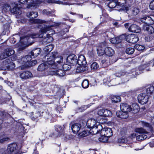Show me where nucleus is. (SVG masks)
Listing matches in <instances>:
<instances>
[{
  "label": "nucleus",
  "mask_w": 154,
  "mask_h": 154,
  "mask_svg": "<svg viewBox=\"0 0 154 154\" xmlns=\"http://www.w3.org/2000/svg\"><path fill=\"white\" fill-rule=\"evenodd\" d=\"M61 23L60 22H54L50 26L43 25L42 26L40 25H39L38 27L39 28H40L39 34L35 33L28 34L24 36L20 37V41L21 42L23 43L24 45L29 44L31 45L32 43L30 42L31 38H34L38 37L42 38L44 33H46V32L51 30L52 27L59 26Z\"/></svg>",
  "instance_id": "nucleus-1"
},
{
  "label": "nucleus",
  "mask_w": 154,
  "mask_h": 154,
  "mask_svg": "<svg viewBox=\"0 0 154 154\" xmlns=\"http://www.w3.org/2000/svg\"><path fill=\"white\" fill-rule=\"evenodd\" d=\"M47 59V63L49 67L51 69H56L60 65H62L63 62V57L60 56L57 52H54L47 55L45 57Z\"/></svg>",
  "instance_id": "nucleus-2"
},
{
  "label": "nucleus",
  "mask_w": 154,
  "mask_h": 154,
  "mask_svg": "<svg viewBox=\"0 0 154 154\" xmlns=\"http://www.w3.org/2000/svg\"><path fill=\"white\" fill-rule=\"evenodd\" d=\"M26 15L27 17L31 18L29 21L32 23L41 24L45 23V21L44 20L34 19L38 16V13L37 12L32 11L27 13Z\"/></svg>",
  "instance_id": "nucleus-3"
},
{
  "label": "nucleus",
  "mask_w": 154,
  "mask_h": 154,
  "mask_svg": "<svg viewBox=\"0 0 154 154\" xmlns=\"http://www.w3.org/2000/svg\"><path fill=\"white\" fill-rule=\"evenodd\" d=\"M16 59L15 57L14 59L13 58V59H12V57H11V58H8L4 61L3 65L5 66L4 69L5 70L6 69L10 70L14 68L15 67V64L14 63L11 62V61H14Z\"/></svg>",
  "instance_id": "nucleus-4"
},
{
  "label": "nucleus",
  "mask_w": 154,
  "mask_h": 154,
  "mask_svg": "<svg viewBox=\"0 0 154 154\" xmlns=\"http://www.w3.org/2000/svg\"><path fill=\"white\" fill-rule=\"evenodd\" d=\"M15 52L14 50L11 48H8L5 49L4 52L2 53L0 56V59H3L13 55Z\"/></svg>",
  "instance_id": "nucleus-5"
},
{
  "label": "nucleus",
  "mask_w": 154,
  "mask_h": 154,
  "mask_svg": "<svg viewBox=\"0 0 154 154\" xmlns=\"http://www.w3.org/2000/svg\"><path fill=\"white\" fill-rule=\"evenodd\" d=\"M17 145L14 143L9 144L8 147L7 152L8 154H17Z\"/></svg>",
  "instance_id": "nucleus-6"
},
{
  "label": "nucleus",
  "mask_w": 154,
  "mask_h": 154,
  "mask_svg": "<svg viewBox=\"0 0 154 154\" xmlns=\"http://www.w3.org/2000/svg\"><path fill=\"white\" fill-rule=\"evenodd\" d=\"M56 69H52L49 71V74L51 75H57L60 77L64 76L65 74V72L63 70L59 69L57 70Z\"/></svg>",
  "instance_id": "nucleus-7"
},
{
  "label": "nucleus",
  "mask_w": 154,
  "mask_h": 154,
  "mask_svg": "<svg viewBox=\"0 0 154 154\" xmlns=\"http://www.w3.org/2000/svg\"><path fill=\"white\" fill-rule=\"evenodd\" d=\"M139 102L142 105H144L148 101V95L144 93H141L139 94L137 97Z\"/></svg>",
  "instance_id": "nucleus-8"
},
{
  "label": "nucleus",
  "mask_w": 154,
  "mask_h": 154,
  "mask_svg": "<svg viewBox=\"0 0 154 154\" xmlns=\"http://www.w3.org/2000/svg\"><path fill=\"white\" fill-rule=\"evenodd\" d=\"M126 39L127 42L132 43H135L139 40L137 36L134 34H131L128 35L126 37Z\"/></svg>",
  "instance_id": "nucleus-9"
},
{
  "label": "nucleus",
  "mask_w": 154,
  "mask_h": 154,
  "mask_svg": "<svg viewBox=\"0 0 154 154\" xmlns=\"http://www.w3.org/2000/svg\"><path fill=\"white\" fill-rule=\"evenodd\" d=\"M106 42H103L101 43L97 48L98 55L99 56L103 55L105 53V48L106 46Z\"/></svg>",
  "instance_id": "nucleus-10"
},
{
  "label": "nucleus",
  "mask_w": 154,
  "mask_h": 154,
  "mask_svg": "<svg viewBox=\"0 0 154 154\" xmlns=\"http://www.w3.org/2000/svg\"><path fill=\"white\" fill-rule=\"evenodd\" d=\"M98 124L95 127L91 128L90 131V133L93 134H96L101 133L100 131L102 130V127L101 125L98 123Z\"/></svg>",
  "instance_id": "nucleus-11"
},
{
  "label": "nucleus",
  "mask_w": 154,
  "mask_h": 154,
  "mask_svg": "<svg viewBox=\"0 0 154 154\" xmlns=\"http://www.w3.org/2000/svg\"><path fill=\"white\" fill-rule=\"evenodd\" d=\"M77 57L73 54H71L68 56L66 63L69 64H75L77 62Z\"/></svg>",
  "instance_id": "nucleus-12"
},
{
  "label": "nucleus",
  "mask_w": 154,
  "mask_h": 154,
  "mask_svg": "<svg viewBox=\"0 0 154 154\" xmlns=\"http://www.w3.org/2000/svg\"><path fill=\"white\" fill-rule=\"evenodd\" d=\"M100 132V134H103L107 137H110L113 134L112 130L109 128H102Z\"/></svg>",
  "instance_id": "nucleus-13"
},
{
  "label": "nucleus",
  "mask_w": 154,
  "mask_h": 154,
  "mask_svg": "<svg viewBox=\"0 0 154 154\" xmlns=\"http://www.w3.org/2000/svg\"><path fill=\"white\" fill-rule=\"evenodd\" d=\"M128 29L130 32L136 33H139L141 31L140 28L135 24L131 25L129 26Z\"/></svg>",
  "instance_id": "nucleus-14"
},
{
  "label": "nucleus",
  "mask_w": 154,
  "mask_h": 154,
  "mask_svg": "<svg viewBox=\"0 0 154 154\" xmlns=\"http://www.w3.org/2000/svg\"><path fill=\"white\" fill-rule=\"evenodd\" d=\"M32 59V57L30 55H27L24 57H23L20 61V62L22 64H25L29 66L27 64L29 65L30 62Z\"/></svg>",
  "instance_id": "nucleus-15"
},
{
  "label": "nucleus",
  "mask_w": 154,
  "mask_h": 154,
  "mask_svg": "<svg viewBox=\"0 0 154 154\" xmlns=\"http://www.w3.org/2000/svg\"><path fill=\"white\" fill-rule=\"evenodd\" d=\"M117 2V6L118 7V9H117V10L121 11L124 10L126 2V0H118Z\"/></svg>",
  "instance_id": "nucleus-16"
},
{
  "label": "nucleus",
  "mask_w": 154,
  "mask_h": 154,
  "mask_svg": "<svg viewBox=\"0 0 154 154\" xmlns=\"http://www.w3.org/2000/svg\"><path fill=\"white\" fill-rule=\"evenodd\" d=\"M87 63L86 59L85 56L83 55L79 56L78 59L77 60L76 63H78L80 66H84Z\"/></svg>",
  "instance_id": "nucleus-17"
},
{
  "label": "nucleus",
  "mask_w": 154,
  "mask_h": 154,
  "mask_svg": "<svg viewBox=\"0 0 154 154\" xmlns=\"http://www.w3.org/2000/svg\"><path fill=\"white\" fill-rule=\"evenodd\" d=\"M44 60L45 61V63L41 64L39 65L38 68V70L39 71H43L47 69L48 67L50 69H52L49 67V65L47 63V59H45L44 57Z\"/></svg>",
  "instance_id": "nucleus-18"
},
{
  "label": "nucleus",
  "mask_w": 154,
  "mask_h": 154,
  "mask_svg": "<svg viewBox=\"0 0 154 154\" xmlns=\"http://www.w3.org/2000/svg\"><path fill=\"white\" fill-rule=\"evenodd\" d=\"M32 76V74L29 71L23 72L21 73L20 74V77L24 79H29Z\"/></svg>",
  "instance_id": "nucleus-19"
},
{
  "label": "nucleus",
  "mask_w": 154,
  "mask_h": 154,
  "mask_svg": "<svg viewBox=\"0 0 154 154\" xmlns=\"http://www.w3.org/2000/svg\"><path fill=\"white\" fill-rule=\"evenodd\" d=\"M98 122H97V121L93 119H89L87 122L86 125L87 127L89 128H91L95 127L97 125Z\"/></svg>",
  "instance_id": "nucleus-20"
},
{
  "label": "nucleus",
  "mask_w": 154,
  "mask_h": 154,
  "mask_svg": "<svg viewBox=\"0 0 154 154\" xmlns=\"http://www.w3.org/2000/svg\"><path fill=\"white\" fill-rule=\"evenodd\" d=\"M81 126L79 123H75L71 126V129L74 134L77 133L81 129Z\"/></svg>",
  "instance_id": "nucleus-21"
},
{
  "label": "nucleus",
  "mask_w": 154,
  "mask_h": 154,
  "mask_svg": "<svg viewBox=\"0 0 154 154\" xmlns=\"http://www.w3.org/2000/svg\"><path fill=\"white\" fill-rule=\"evenodd\" d=\"M120 107L121 111L128 113L131 111L130 106L126 103H121L120 104Z\"/></svg>",
  "instance_id": "nucleus-22"
},
{
  "label": "nucleus",
  "mask_w": 154,
  "mask_h": 154,
  "mask_svg": "<svg viewBox=\"0 0 154 154\" xmlns=\"http://www.w3.org/2000/svg\"><path fill=\"white\" fill-rule=\"evenodd\" d=\"M33 3L32 5H30L28 6V8H36L39 7L42 2L40 0H34L33 1Z\"/></svg>",
  "instance_id": "nucleus-23"
},
{
  "label": "nucleus",
  "mask_w": 154,
  "mask_h": 154,
  "mask_svg": "<svg viewBox=\"0 0 154 154\" xmlns=\"http://www.w3.org/2000/svg\"><path fill=\"white\" fill-rule=\"evenodd\" d=\"M108 5L111 8H115V10H117V9H118L117 1L116 0H112L110 1L108 3Z\"/></svg>",
  "instance_id": "nucleus-24"
},
{
  "label": "nucleus",
  "mask_w": 154,
  "mask_h": 154,
  "mask_svg": "<svg viewBox=\"0 0 154 154\" xmlns=\"http://www.w3.org/2000/svg\"><path fill=\"white\" fill-rule=\"evenodd\" d=\"M143 28L144 30L147 31L149 34H152L154 32V28L152 26L144 24L143 26Z\"/></svg>",
  "instance_id": "nucleus-25"
},
{
  "label": "nucleus",
  "mask_w": 154,
  "mask_h": 154,
  "mask_svg": "<svg viewBox=\"0 0 154 154\" xmlns=\"http://www.w3.org/2000/svg\"><path fill=\"white\" fill-rule=\"evenodd\" d=\"M10 11L12 13L17 14H21L22 13L21 8L17 6L10 9Z\"/></svg>",
  "instance_id": "nucleus-26"
},
{
  "label": "nucleus",
  "mask_w": 154,
  "mask_h": 154,
  "mask_svg": "<svg viewBox=\"0 0 154 154\" xmlns=\"http://www.w3.org/2000/svg\"><path fill=\"white\" fill-rule=\"evenodd\" d=\"M41 50L40 48H37L33 49L31 52V54L34 58L37 57L41 53Z\"/></svg>",
  "instance_id": "nucleus-27"
},
{
  "label": "nucleus",
  "mask_w": 154,
  "mask_h": 154,
  "mask_svg": "<svg viewBox=\"0 0 154 154\" xmlns=\"http://www.w3.org/2000/svg\"><path fill=\"white\" fill-rule=\"evenodd\" d=\"M116 115L118 117L122 119H126L128 116L127 113L122 111L117 112Z\"/></svg>",
  "instance_id": "nucleus-28"
},
{
  "label": "nucleus",
  "mask_w": 154,
  "mask_h": 154,
  "mask_svg": "<svg viewBox=\"0 0 154 154\" xmlns=\"http://www.w3.org/2000/svg\"><path fill=\"white\" fill-rule=\"evenodd\" d=\"M121 36L117 37L115 38H113L110 39V42L114 44H118L121 42L122 40L121 38Z\"/></svg>",
  "instance_id": "nucleus-29"
},
{
  "label": "nucleus",
  "mask_w": 154,
  "mask_h": 154,
  "mask_svg": "<svg viewBox=\"0 0 154 154\" xmlns=\"http://www.w3.org/2000/svg\"><path fill=\"white\" fill-rule=\"evenodd\" d=\"M105 53L107 56H111L114 54V51L111 48L107 47L105 48Z\"/></svg>",
  "instance_id": "nucleus-30"
},
{
  "label": "nucleus",
  "mask_w": 154,
  "mask_h": 154,
  "mask_svg": "<svg viewBox=\"0 0 154 154\" xmlns=\"http://www.w3.org/2000/svg\"><path fill=\"white\" fill-rule=\"evenodd\" d=\"M130 108L131 109V111H134V112H138L139 109L138 106L136 103H133L130 106Z\"/></svg>",
  "instance_id": "nucleus-31"
},
{
  "label": "nucleus",
  "mask_w": 154,
  "mask_h": 154,
  "mask_svg": "<svg viewBox=\"0 0 154 154\" xmlns=\"http://www.w3.org/2000/svg\"><path fill=\"white\" fill-rule=\"evenodd\" d=\"M146 90L147 95L151 94L154 93V86H148L146 88Z\"/></svg>",
  "instance_id": "nucleus-32"
},
{
  "label": "nucleus",
  "mask_w": 154,
  "mask_h": 154,
  "mask_svg": "<svg viewBox=\"0 0 154 154\" xmlns=\"http://www.w3.org/2000/svg\"><path fill=\"white\" fill-rule=\"evenodd\" d=\"M33 1H34V0H19V2L20 3L22 4H26V3H28V6H27V8H28V6L29 5H32L33 4ZM31 8V9H34V8Z\"/></svg>",
  "instance_id": "nucleus-33"
},
{
  "label": "nucleus",
  "mask_w": 154,
  "mask_h": 154,
  "mask_svg": "<svg viewBox=\"0 0 154 154\" xmlns=\"http://www.w3.org/2000/svg\"><path fill=\"white\" fill-rule=\"evenodd\" d=\"M141 124L142 126L147 128L148 130L149 131L152 130V126L149 124L144 121L141 122Z\"/></svg>",
  "instance_id": "nucleus-34"
},
{
  "label": "nucleus",
  "mask_w": 154,
  "mask_h": 154,
  "mask_svg": "<svg viewBox=\"0 0 154 154\" xmlns=\"http://www.w3.org/2000/svg\"><path fill=\"white\" fill-rule=\"evenodd\" d=\"M111 100L112 103H116L120 101L121 97L119 96H113L112 97Z\"/></svg>",
  "instance_id": "nucleus-35"
},
{
  "label": "nucleus",
  "mask_w": 154,
  "mask_h": 154,
  "mask_svg": "<svg viewBox=\"0 0 154 154\" xmlns=\"http://www.w3.org/2000/svg\"><path fill=\"white\" fill-rule=\"evenodd\" d=\"M102 136L99 138V140L102 142H106L108 140V137L104 134H100Z\"/></svg>",
  "instance_id": "nucleus-36"
},
{
  "label": "nucleus",
  "mask_w": 154,
  "mask_h": 154,
  "mask_svg": "<svg viewBox=\"0 0 154 154\" xmlns=\"http://www.w3.org/2000/svg\"><path fill=\"white\" fill-rule=\"evenodd\" d=\"M64 129L63 126H61L60 125H56L55 126V130L59 133H62Z\"/></svg>",
  "instance_id": "nucleus-37"
},
{
  "label": "nucleus",
  "mask_w": 154,
  "mask_h": 154,
  "mask_svg": "<svg viewBox=\"0 0 154 154\" xmlns=\"http://www.w3.org/2000/svg\"><path fill=\"white\" fill-rule=\"evenodd\" d=\"M54 46L52 45L51 44L46 46L44 48V50L46 52H50L53 49Z\"/></svg>",
  "instance_id": "nucleus-38"
},
{
  "label": "nucleus",
  "mask_w": 154,
  "mask_h": 154,
  "mask_svg": "<svg viewBox=\"0 0 154 154\" xmlns=\"http://www.w3.org/2000/svg\"><path fill=\"white\" fill-rule=\"evenodd\" d=\"M147 136L146 135L142 134L139 135L136 137V139L138 140H143L147 138Z\"/></svg>",
  "instance_id": "nucleus-39"
},
{
  "label": "nucleus",
  "mask_w": 154,
  "mask_h": 154,
  "mask_svg": "<svg viewBox=\"0 0 154 154\" xmlns=\"http://www.w3.org/2000/svg\"><path fill=\"white\" fill-rule=\"evenodd\" d=\"M112 115V113L110 110L104 109L103 117H109Z\"/></svg>",
  "instance_id": "nucleus-40"
},
{
  "label": "nucleus",
  "mask_w": 154,
  "mask_h": 154,
  "mask_svg": "<svg viewBox=\"0 0 154 154\" xmlns=\"http://www.w3.org/2000/svg\"><path fill=\"white\" fill-rule=\"evenodd\" d=\"M82 85L84 88H86L89 86V83L88 80L87 79L84 80L82 83Z\"/></svg>",
  "instance_id": "nucleus-41"
},
{
  "label": "nucleus",
  "mask_w": 154,
  "mask_h": 154,
  "mask_svg": "<svg viewBox=\"0 0 154 154\" xmlns=\"http://www.w3.org/2000/svg\"><path fill=\"white\" fill-rule=\"evenodd\" d=\"M6 134H5L3 133L1 134V137H4L2 139L0 140V143H2L4 142H5L6 141H8L9 139V137H4V136H5V135Z\"/></svg>",
  "instance_id": "nucleus-42"
},
{
  "label": "nucleus",
  "mask_w": 154,
  "mask_h": 154,
  "mask_svg": "<svg viewBox=\"0 0 154 154\" xmlns=\"http://www.w3.org/2000/svg\"><path fill=\"white\" fill-rule=\"evenodd\" d=\"M89 134L88 131H84L78 134V136L79 137H83L88 136Z\"/></svg>",
  "instance_id": "nucleus-43"
},
{
  "label": "nucleus",
  "mask_w": 154,
  "mask_h": 154,
  "mask_svg": "<svg viewBox=\"0 0 154 154\" xmlns=\"http://www.w3.org/2000/svg\"><path fill=\"white\" fill-rule=\"evenodd\" d=\"M98 67V65L96 62L93 63L91 66V70L93 71L96 70Z\"/></svg>",
  "instance_id": "nucleus-44"
},
{
  "label": "nucleus",
  "mask_w": 154,
  "mask_h": 154,
  "mask_svg": "<svg viewBox=\"0 0 154 154\" xmlns=\"http://www.w3.org/2000/svg\"><path fill=\"white\" fill-rule=\"evenodd\" d=\"M63 70L65 71H66L69 70L71 68V65L68 64L67 63L64 64L63 66Z\"/></svg>",
  "instance_id": "nucleus-45"
},
{
  "label": "nucleus",
  "mask_w": 154,
  "mask_h": 154,
  "mask_svg": "<svg viewBox=\"0 0 154 154\" xmlns=\"http://www.w3.org/2000/svg\"><path fill=\"white\" fill-rule=\"evenodd\" d=\"M135 131L137 132L140 134H145L147 133L146 131L142 128H136L135 130Z\"/></svg>",
  "instance_id": "nucleus-46"
},
{
  "label": "nucleus",
  "mask_w": 154,
  "mask_h": 154,
  "mask_svg": "<svg viewBox=\"0 0 154 154\" xmlns=\"http://www.w3.org/2000/svg\"><path fill=\"white\" fill-rule=\"evenodd\" d=\"M134 48L139 51L143 50L145 49V47L144 46L138 44L135 45L134 46Z\"/></svg>",
  "instance_id": "nucleus-47"
},
{
  "label": "nucleus",
  "mask_w": 154,
  "mask_h": 154,
  "mask_svg": "<svg viewBox=\"0 0 154 154\" xmlns=\"http://www.w3.org/2000/svg\"><path fill=\"white\" fill-rule=\"evenodd\" d=\"M134 51V49L132 48H127L126 51V52L128 54H132Z\"/></svg>",
  "instance_id": "nucleus-48"
},
{
  "label": "nucleus",
  "mask_w": 154,
  "mask_h": 154,
  "mask_svg": "<svg viewBox=\"0 0 154 154\" xmlns=\"http://www.w3.org/2000/svg\"><path fill=\"white\" fill-rule=\"evenodd\" d=\"M149 66V63L144 64L140 66L138 68V69L140 71L139 72H141L145 68H146L147 66Z\"/></svg>",
  "instance_id": "nucleus-49"
},
{
  "label": "nucleus",
  "mask_w": 154,
  "mask_h": 154,
  "mask_svg": "<svg viewBox=\"0 0 154 154\" xmlns=\"http://www.w3.org/2000/svg\"><path fill=\"white\" fill-rule=\"evenodd\" d=\"M10 5L8 4H6L3 6L2 10L5 12H7L10 10Z\"/></svg>",
  "instance_id": "nucleus-50"
},
{
  "label": "nucleus",
  "mask_w": 154,
  "mask_h": 154,
  "mask_svg": "<svg viewBox=\"0 0 154 154\" xmlns=\"http://www.w3.org/2000/svg\"><path fill=\"white\" fill-rule=\"evenodd\" d=\"M53 39L50 34H48L46 35V37L45 38V41L48 42H50L52 41Z\"/></svg>",
  "instance_id": "nucleus-51"
},
{
  "label": "nucleus",
  "mask_w": 154,
  "mask_h": 154,
  "mask_svg": "<svg viewBox=\"0 0 154 154\" xmlns=\"http://www.w3.org/2000/svg\"><path fill=\"white\" fill-rule=\"evenodd\" d=\"M154 37L153 36L150 35L146 36L145 38V40L147 42H150L153 40Z\"/></svg>",
  "instance_id": "nucleus-52"
},
{
  "label": "nucleus",
  "mask_w": 154,
  "mask_h": 154,
  "mask_svg": "<svg viewBox=\"0 0 154 154\" xmlns=\"http://www.w3.org/2000/svg\"><path fill=\"white\" fill-rule=\"evenodd\" d=\"M118 141L120 143H126L128 142L127 138L122 137L118 140Z\"/></svg>",
  "instance_id": "nucleus-53"
},
{
  "label": "nucleus",
  "mask_w": 154,
  "mask_h": 154,
  "mask_svg": "<svg viewBox=\"0 0 154 154\" xmlns=\"http://www.w3.org/2000/svg\"><path fill=\"white\" fill-rule=\"evenodd\" d=\"M42 13L44 14H46L47 15L51 16L52 15V13L49 11L47 9H44L42 11Z\"/></svg>",
  "instance_id": "nucleus-54"
},
{
  "label": "nucleus",
  "mask_w": 154,
  "mask_h": 154,
  "mask_svg": "<svg viewBox=\"0 0 154 154\" xmlns=\"http://www.w3.org/2000/svg\"><path fill=\"white\" fill-rule=\"evenodd\" d=\"M139 12V10L137 8H134L132 10V14L134 15H137Z\"/></svg>",
  "instance_id": "nucleus-55"
},
{
  "label": "nucleus",
  "mask_w": 154,
  "mask_h": 154,
  "mask_svg": "<svg viewBox=\"0 0 154 154\" xmlns=\"http://www.w3.org/2000/svg\"><path fill=\"white\" fill-rule=\"evenodd\" d=\"M104 109H100L98 112V114L101 116H103Z\"/></svg>",
  "instance_id": "nucleus-56"
},
{
  "label": "nucleus",
  "mask_w": 154,
  "mask_h": 154,
  "mask_svg": "<svg viewBox=\"0 0 154 154\" xmlns=\"http://www.w3.org/2000/svg\"><path fill=\"white\" fill-rule=\"evenodd\" d=\"M149 7L151 10H154V0H152L150 3Z\"/></svg>",
  "instance_id": "nucleus-57"
},
{
  "label": "nucleus",
  "mask_w": 154,
  "mask_h": 154,
  "mask_svg": "<svg viewBox=\"0 0 154 154\" xmlns=\"http://www.w3.org/2000/svg\"><path fill=\"white\" fill-rule=\"evenodd\" d=\"M37 63V62L36 60H34L30 62L29 65L30 66H33L36 64Z\"/></svg>",
  "instance_id": "nucleus-58"
},
{
  "label": "nucleus",
  "mask_w": 154,
  "mask_h": 154,
  "mask_svg": "<svg viewBox=\"0 0 154 154\" xmlns=\"http://www.w3.org/2000/svg\"><path fill=\"white\" fill-rule=\"evenodd\" d=\"M146 16H145L141 18L140 19V21L144 23H145L146 24Z\"/></svg>",
  "instance_id": "nucleus-59"
},
{
  "label": "nucleus",
  "mask_w": 154,
  "mask_h": 154,
  "mask_svg": "<svg viewBox=\"0 0 154 154\" xmlns=\"http://www.w3.org/2000/svg\"><path fill=\"white\" fill-rule=\"evenodd\" d=\"M151 18L149 16H146V25H147L148 23H149V21H150V20H151Z\"/></svg>",
  "instance_id": "nucleus-60"
},
{
  "label": "nucleus",
  "mask_w": 154,
  "mask_h": 154,
  "mask_svg": "<svg viewBox=\"0 0 154 154\" xmlns=\"http://www.w3.org/2000/svg\"><path fill=\"white\" fill-rule=\"evenodd\" d=\"M154 24V20L152 18H151V20H150V21H149V23H148L147 25H152L153 24Z\"/></svg>",
  "instance_id": "nucleus-61"
},
{
  "label": "nucleus",
  "mask_w": 154,
  "mask_h": 154,
  "mask_svg": "<svg viewBox=\"0 0 154 154\" xmlns=\"http://www.w3.org/2000/svg\"><path fill=\"white\" fill-rule=\"evenodd\" d=\"M77 70H79V72H84V71H85V69H83V67L82 66H81L80 67L78 68Z\"/></svg>",
  "instance_id": "nucleus-62"
},
{
  "label": "nucleus",
  "mask_w": 154,
  "mask_h": 154,
  "mask_svg": "<svg viewBox=\"0 0 154 154\" xmlns=\"http://www.w3.org/2000/svg\"><path fill=\"white\" fill-rule=\"evenodd\" d=\"M31 119L33 120H35L36 118H34V117H35V114H34L33 112H31L30 114Z\"/></svg>",
  "instance_id": "nucleus-63"
},
{
  "label": "nucleus",
  "mask_w": 154,
  "mask_h": 154,
  "mask_svg": "<svg viewBox=\"0 0 154 154\" xmlns=\"http://www.w3.org/2000/svg\"><path fill=\"white\" fill-rule=\"evenodd\" d=\"M149 146H150L151 147H154V140L150 142Z\"/></svg>",
  "instance_id": "nucleus-64"
}]
</instances>
